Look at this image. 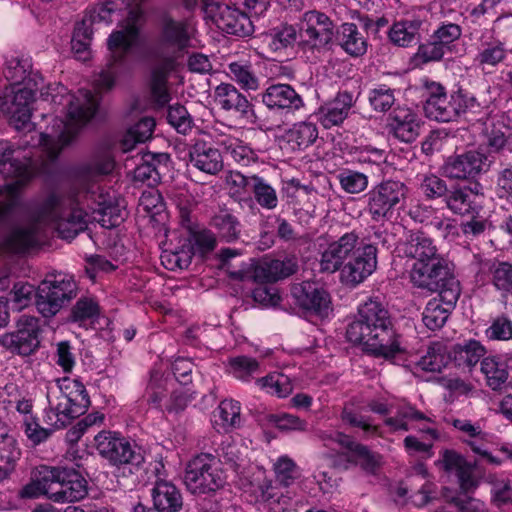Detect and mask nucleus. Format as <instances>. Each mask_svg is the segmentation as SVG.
<instances>
[{
  "instance_id": "51",
  "label": "nucleus",
  "mask_w": 512,
  "mask_h": 512,
  "mask_svg": "<svg viewBox=\"0 0 512 512\" xmlns=\"http://www.w3.org/2000/svg\"><path fill=\"white\" fill-rule=\"evenodd\" d=\"M297 271V263L293 259L271 260L264 262L256 270V276L262 277L267 282L288 277Z\"/></svg>"
},
{
  "instance_id": "5",
  "label": "nucleus",
  "mask_w": 512,
  "mask_h": 512,
  "mask_svg": "<svg viewBox=\"0 0 512 512\" xmlns=\"http://www.w3.org/2000/svg\"><path fill=\"white\" fill-rule=\"evenodd\" d=\"M28 144V139L17 147L9 142H0V174L4 178L15 179L0 187V220L16 206L20 187L33 176L32 154L23 153Z\"/></svg>"
},
{
  "instance_id": "6",
  "label": "nucleus",
  "mask_w": 512,
  "mask_h": 512,
  "mask_svg": "<svg viewBox=\"0 0 512 512\" xmlns=\"http://www.w3.org/2000/svg\"><path fill=\"white\" fill-rule=\"evenodd\" d=\"M247 447L235 442L222 443L218 454L219 460L229 465L237 474L239 485L246 491L261 493L263 497H271L269 490L272 483L267 479L266 471L258 466L248 464L245 453Z\"/></svg>"
},
{
  "instance_id": "18",
  "label": "nucleus",
  "mask_w": 512,
  "mask_h": 512,
  "mask_svg": "<svg viewBox=\"0 0 512 512\" xmlns=\"http://www.w3.org/2000/svg\"><path fill=\"white\" fill-rule=\"evenodd\" d=\"M426 101L424 111L428 118L438 122H449L457 117V100L454 93L447 95L445 88L438 82L423 80Z\"/></svg>"
},
{
  "instance_id": "55",
  "label": "nucleus",
  "mask_w": 512,
  "mask_h": 512,
  "mask_svg": "<svg viewBox=\"0 0 512 512\" xmlns=\"http://www.w3.org/2000/svg\"><path fill=\"white\" fill-rule=\"evenodd\" d=\"M419 24L414 21L395 22L388 31L390 42L399 47H408L415 43L418 36Z\"/></svg>"
},
{
  "instance_id": "16",
  "label": "nucleus",
  "mask_w": 512,
  "mask_h": 512,
  "mask_svg": "<svg viewBox=\"0 0 512 512\" xmlns=\"http://www.w3.org/2000/svg\"><path fill=\"white\" fill-rule=\"evenodd\" d=\"M447 288L440 290L438 295L428 301L423 311V323L430 330L440 329L456 305L460 296V285L457 279H451Z\"/></svg>"
},
{
  "instance_id": "14",
  "label": "nucleus",
  "mask_w": 512,
  "mask_h": 512,
  "mask_svg": "<svg viewBox=\"0 0 512 512\" xmlns=\"http://www.w3.org/2000/svg\"><path fill=\"white\" fill-rule=\"evenodd\" d=\"M334 35L330 18L312 10L304 13L299 23V44L305 49H320L329 44Z\"/></svg>"
},
{
  "instance_id": "27",
  "label": "nucleus",
  "mask_w": 512,
  "mask_h": 512,
  "mask_svg": "<svg viewBox=\"0 0 512 512\" xmlns=\"http://www.w3.org/2000/svg\"><path fill=\"white\" fill-rule=\"evenodd\" d=\"M262 102L270 110L293 112L304 106L302 97L289 84H272L262 94Z\"/></svg>"
},
{
  "instance_id": "58",
  "label": "nucleus",
  "mask_w": 512,
  "mask_h": 512,
  "mask_svg": "<svg viewBox=\"0 0 512 512\" xmlns=\"http://www.w3.org/2000/svg\"><path fill=\"white\" fill-rule=\"evenodd\" d=\"M92 31L85 22L78 24L71 40V49L78 60L86 61L90 58V41Z\"/></svg>"
},
{
  "instance_id": "4",
  "label": "nucleus",
  "mask_w": 512,
  "mask_h": 512,
  "mask_svg": "<svg viewBox=\"0 0 512 512\" xmlns=\"http://www.w3.org/2000/svg\"><path fill=\"white\" fill-rule=\"evenodd\" d=\"M346 338L361 345L365 352L387 360L403 352L388 310L376 299L359 305L357 318L346 329Z\"/></svg>"
},
{
  "instance_id": "11",
  "label": "nucleus",
  "mask_w": 512,
  "mask_h": 512,
  "mask_svg": "<svg viewBox=\"0 0 512 512\" xmlns=\"http://www.w3.org/2000/svg\"><path fill=\"white\" fill-rule=\"evenodd\" d=\"M75 282L70 276L56 274L44 279L36 292V307L44 317L56 315L74 297Z\"/></svg>"
},
{
  "instance_id": "54",
  "label": "nucleus",
  "mask_w": 512,
  "mask_h": 512,
  "mask_svg": "<svg viewBox=\"0 0 512 512\" xmlns=\"http://www.w3.org/2000/svg\"><path fill=\"white\" fill-rule=\"evenodd\" d=\"M20 455V449L13 438L0 442V483L10 478Z\"/></svg>"
},
{
  "instance_id": "36",
  "label": "nucleus",
  "mask_w": 512,
  "mask_h": 512,
  "mask_svg": "<svg viewBox=\"0 0 512 512\" xmlns=\"http://www.w3.org/2000/svg\"><path fill=\"white\" fill-rule=\"evenodd\" d=\"M353 105V96L348 92L339 93L334 100L319 109V120L325 128L338 125L348 116Z\"/></svg>"
},
{
  "instance_id": "15",
  "label": "nucleus",
  "mask_w": 512,
  "mask_h": 512,
  "mask_svg": "<svg viewBox=\"0 0 512 512\" xmlns=\"http://www.w3.org/2000/svg\"><path fill=\"white\" fill-rule=\"evenodd\" d=\"M205 10L215 25L227 34L246 37L254 32L253 20L237 8L210 2L206 3Z\"/></svg>"
},
{
  "instance_id": "2",
  "label": "nucleus",
  "mask_w": 512,
  "mask_h": 512,
  "mask_svg": "<svg viewBox=\"0 0 512 512\" xmlns=\"http://www.w3.org/2000/svg\"><path fill=\"white\" fill-rule=\"evenodd\" d=\"M144 0H112L97 4L88 13L83 22L86 26L109 25L118 16L126 14L125 22L120 29L111 33L107 40L110 57L105 69L94 79L99 91H108L114 87L117 80L131 69L129 55L139 38V20L143 11L140 4Z\"/></svg>"
},
{
  "instance_id": "59",
  "label": "nucleus",
  "mask_w": 512,
  "mask_h": 512,
  "mask_svg": "<svg viewBox=\"0 0 512 512\" xmlns=\"http://www.w3.org/2000/svg\"><path fill=\"white\" fill-rule=\"evenodd\" d=\"M419 190L427 199H436L448 194L446 181L439 176L426 173L418 175Z\"/></svg>"
},
{
  "instance_id": "7",
  "label": "nucleus",
  "mask_w": 512,
  "mask_h": 512,
  "mask_svg": "<svg viewBox=\"0 0 512 512\" xmlns=\"http://www.w3.org/2000/svg\"><path fill=\"white\" fill-rule=\"evenodd\" d=\"M409 189L399 180H384L366 194V209L374 221L390 220L406 203Z\"/></svg>"
},
{
  "instance_id": "3",
  "label": "nucleus",
  "mask_w": 512,
  "mask_h": 512,
  "mask_svg": "<svg viewBox=\"0 0 512 512\" xmlns=\"http://www.w3.org/2000/svg\"><path fill=\"white\" fill-rule=\"evenodd\" d=\"M44 101L61 106L64 119L55 118L51 130L39 133L32 146H39L50 160L57 158L61 150L72 142L80 130L95 116L99 98L88 90L81 89L70 94L60 83H50L40 89Z\"/></svg>"
},
{
  "instance_id": "57",
  "label": "nucleus",
  "mask_w": 512,
  "mask_h": 512,
  "mask_svg": "<svg viewBox=\"0 0 512 512\" xmlns=\"http://www.w3.org/2000/svg\"><path fill=\"white\" fill-rule=\"evenodd\" d=\"M340 187L349 194H359L365 191L369 184L368 176L351 169H344L337 175Z\"/></svg>"
},
{
  "instance_id": "23",
  "label": "nucleus",
  "mask_w": 512,
  "mask_h": 512,
  "mask_svg": "<svg viewBox=\"0 0 512 512\" xmlns=\"http://www.w3.org/2000/svg\"><path fill=\"white\" fill-rule=\"evenodd\" d=\"M357 244L358 236L354 232L346 233L337 241L330 243L321 253L320 271L334 273L339 270L354 252Z\"/></svg>"
},
{
  "instance_id": "45",
  "label": "nucleus",
  "mask_w": 512,
  "mask_h": 512,
  "mask_svg": "<svg viewBox=\"0 0 512 512\" xmlns=\"http://www.w3.org/2000/svg\"><path fill=\"white\" fill-rule=\"evenodd\" d=\"M58 394L70 400L76 407L84 411L90 405V398L87 390L82 382L77 379L64 377L57 381L56 387L53 388Z\"/></svg>"
},
{
  "instance_id": "8",
  "label": "nucleus",
  "mask_w": 512,
  "mask_h": 512,
  "mask_svg": "<svg viewBox=\"0 0 512 512\" xmlns=\"http://www.w3.org/2000/svg\"><path fill=\"white\" fill-rule=\"evenodd\" d=\"M194 31V26L189 20L165 17L161 24L157 47L154 50L155 60H172V65H177V59L190 46Z\"/></svg>"
},
{
  "instance_id": "22",
  "label": "nucleus",
  "mask_w": 512,
  "mask_h": 512,
  "mask_svg": "<svg viewBox=\"0 0 512 512\" xmlns=\"http://www.w3.org/2000/svg\"><path fill=\"white\" fill-rule=\"evenodd\" d=\"M487 157L479 150H468L448 157L443 165L444 174L450 179H473L485 171Z\"/></svg>"
},
{
  "instance_id": "60",
  "label": "nucleus",
  "mask_w": 512,
  "mask_h": 512,
  "mask_svg": "<svg viewBox=\"0 0 512 512\" xmlns=\"http://www.w3.org/2000/svg\"><path fill=\"white\" fill-rule=\"evenodd\" d=\"M228 75L237 82L242 89L257 90L259 80L252 72L250 65L240 62H232L228 65Z\"/></svg>"
},
{
  "instance_id": "24",
  "label": "nucleus",
  "mask_w": 512,
  "mask_h": 512,
  "mask_svg": "<svg viewBox=\"0 0 512 512\" xmlns=\"http://www.w3.org/2000/svg\"><path fill=\"white\" fill-rule=\"evenodd\" d=\"M508 55L506 44L492 36H482L473 59L474 66L483 74H491Z\"/></svg>"
},
{
  "instance_id": "30",
  "label": "nucleus",
  "mask_w": 512,
  "mask_h": 512,
  "mask_svg": "<svg viewBox=\"0 0 512 512\" xmlns=\"http://www.w3.org/2000/svg\"><path fill=\"white\" fill-rule=\"evenodd\" d=\"M190 164L201 172L215 175L223 168L220 151L211 144L198 140L189 148Z\"/></svg>"
},
{
  "instance_id": "43",
  "label": "nucleus",
  "mask_w": 512,
  "mask_h": 512,
  "mask_svg": "<svg viewBox=\"0 0 512 512\" xmlns=\"http://www.w3.org/2000/svg\"><path fill=\"white\" fill-rule=\"evenodd\" d=\"M52 477L53 474L50 470V466L41 465L37 467L31 481L19 491V496L24 499H34L45 496L50 500V493H52Z\"/></svg>"
},
{
  "instance_id": "26",
  "label": "nucleus",
  "mask_w": 512,
  "mask_h": 512,
  "mask_svg": "<svg viewBox=\"0 0 512 512\" xmlns=\"http://www.w3.org/2000/svg\"><path fill=\"white\" fill-rule=\"evenodd\" d=\"M48 409L45 415V421L47 424L55 427H65L70 421L85 411L76 407L67 398L58 394L53 388H50L47 392Z\"/></svg>"
},
{
  "instance_id": "50",
  "label": "nucleus",
  "mask_w": 512,
  "mask_h": 512,
  "mask_svg": "<svg viewBox=\"0 0 512 512\" xmlns=\"http://www.w3.org/2000/svg\"><path fill=\"white\" fill-rule=\"evenodd\" d=\"M480 370L492 390L501 389L508 379L506 364L494 356L483 358Z\"/></svg>"
},
{
  "instance_id": "13",
  "label": "nucleus",
  "mask_w": 512,
  "mask_h": 512,
  "mask_svg": "<svg viewBox=\"0 0 512 512\" xmlns=\"http://www.w3.org/2000/svg\"><path fill=\"white\" fill-rule=\"evenodd\" d=\"M35 91L27 86L23 88L6 87L0 95V112L9 117L10 123L17 129H28L33 126L31 119V103Z\"/></svg>"
},
{
  "instance_id": "31",
  "label": "nucleus",
  "mask_w": 512,
  "mask_h": 512,
  "mask_svg": "<svg viewBox=\"0 0 512 512\" xmlns=\"http://www.w3.org/2000/svg\"><path fill=\"white\" fill-rule=\"evenodd\" d=\"M479 188V184H475V189L469 186L453 188L445 198L447 207L455 214L473 215L481 207Z\"/></svg>"
},
{
  "instance_id": "44",
  "label": "nucleus",
  "mask_w": 512,
  "mask_h": 512,
  "mask_svg": "<svg viewBox=\"0 0 512 512\" xmlns=\"http://www.w3.org/2000/svg\"><path fill=\"white\" fill-rule=\"evenodd\" d=\"M216 102L226 111L234 110L246 114L249 101L232 84L222 83L215 89Z\"/></svg>"
},
{
  "instance_id": "61",
  "label": "nucleus",
  "mask_w": 512,
  "mask_h": 512,
  "mask_svg": "<svg viewBox=\"0 0 512 512\" xmlns=\"http://www.w3.org/2000/svg\"><path fill=\"white\" fill-rule=\"evenodd\" d=\"M192 255V248L182 245L174 250H164L161 254V262L168 270L185 269L190 265Z\"/></svg>"
},
{
  "instance_id": "41",
  "label": "nucleus",
  "mask_w": 512,
  "mask_h": 512,
  "mask_svg": "<svg viewBox=\"0 0 512 512\" xmlns=\"http://www.w3.org/2000/svg\"><path fill=\"white\" fill-rule=\"evenodd\" d=\"M395 136L403 142H411L419 134L420 124L417 115L409 108H397L391 116Z\"/></svg>"
},
{
  "instance_id": "63",
  "label": "nucleus",
  "mask_w": 512,
  "mask_h": 512,
  "mask_svg": "<svg viewBox=\"0 0 512 512\" xmlns=\"http://www.w3.org/2000/svg\"><path fill=\"white\" fill-rule=\"evenodd\" d=\"M252 190L257 203L268 210L276 208L278 198L276 191L262 178L252 176Z\"/></svg>"
},
{
  "instance_id": "53",
  "label": "nucleus",
  "mask_w": 512,
  "mask_h": 512,
  "mask_svg": "<svg viewBox=\"0 0 512 512\" xmlns=\"http://www.w3.org/2000/svg\"><path fill=\"white\" fill-rule=\"evenodd\" d=\"M411 421H431L430 418L425 416L422 412L416 410L414 407L404 404L396 408V415L385 419L384 423L392 431H408L410 429L409 423Z\"/></svg>"
},
{
  "instance_id": "29",
  "label": "nucleus",
  "mask_w": 512,
  "mask_h": 512,
  "mask_svg": "<svg viewBox=\"0 0 512 512\" xmlns=\"http://www.w3.org/2000/svg\"><path fill=\"white\" fill-rule=\"evenodd\" d=\"M5 78L10 81L8 87L23 88L25 86L34 91L43 85V78L38 72H33L29 59L12 57L6 63L4 69Z\"/></svg>"
},
{
  "instance_id": "9",
  "label": "nucleus",
  "mask_w": 512,
  "mask_h": 512,
  "mask_svg": "<svg viewBox=\"0 0 512 512\" xmlns=\"http://www.w3.org/2000/svg\"><path fill=\"white\" fill-rule=\"evenodd\" d=\"M94 442L98 453L110 464L118 467L128 465L130 472L145 461L142 448L117 432L101 431L94 437Z\"/></svg>"
},
{
  "instance_id": "12",
  "label": "nucleus",
  "mask_w": 512,
  "mask_h": 512,
  "mask_svg": "<svg viewBox=\"0 0 512 512\" xmlns=\"http://www.w3.org/2000/svg\"><path fill=\"white\" fill-rule=\"evenodd\" d=\"M52 493L50 500L55 503H70L82 500L88 493L87 481L74 467L50 466Z\"/></svg>"
},
{
  "instance_id": "37",
  "label": "nucleus",
  "mask_w": 512,
  "mask_h": 512,
  "mask_svg": "<svg viewBox=\"0 0 512 512\" xmlns=\"http://www.w3.org/2000/svg\"><path fill=\"white\" fill-rule=\"evenodd\" d=\"M153 504L159 512H178L183 505L182 495L179 489L166 480L155 483L152 491Z\"/></svg>"
},
{
  "instance_id": "40",
  "label": "nucleus",
  "mask_w": 512,
  "mask_h": 512,
  "mask_svg": "<svg viewBox=\"0 0 512 512\" xmlns=\"http://www.w3.org/2000/svg\"><path fill=\"white\" fill-rule=\"evenodd\" d=\"M318 137V129L312 122H298L288 129L282 141L292 152L303 150L312 145Z\"/></svg>"
},
{
  "instance_id": "64",
  "label": "nucleus",
  "mask_w": 512,
  "mask_h": 512,
  "mask_svg": "<svg viewBox=\"0 0 512 512\" xmlns=\"http://www.w3.org/2000/svg\"><path fill=\"white\" fill-rule=\"evenodd\" d=\"M276 480L284 487H289L299 478L297 465L287 456H280L273 465Z\"/></svg>"
},
{
  "instance_id": "28",
  "label": "nucleus",
  "mask_w": 512,
  "mask_h": 512,
  "mask_svg": "<svg viewBox=\"0 0 512 512\" xmlns=\"http://www.w3.org/2000/svg\"><path fill=\"white\" fill-rule=\"evenodd\" d=\"M438 463L444 470L456 475L460 489L464 493H469L477 487L478 482L474 474V466L457 452L444 450Z\"/></svg>"
},
{
  "instance_id": "46",
  "label": "nucleus",
  "mask_w": 512,
  "mask_h": 512,
  "mask_svg": "<svg viewBox=\"0 0 512 512\" xmlns=\"http://www.w3.org/2000/svg\"><path fill=\"white\" fill-rule=\"evenodd\" d=\"M451 361L449 347L443 342H433L427 352L417 362L421 370L428 372H440Z\"/></svg>"
},
{
  "instance_id": "48",
  "label": "nucleus",
  "mask_w": 512,
  "mask_h": 512,
  "mask_svg": "<svg viewBox=\"0 0 512 512\" xmlns=\"http://www.w3.org/2000/svg\"><path fill=\"white\" fill-rule=\"evenodd\" d=\"M255 384L261 391L278 398H285L293 391L291 379L280 372H272L257 378Z\"/></svg>"
},
{
  "instance_id": "49",
  "label": "nucleus",
  "mask_w": 512,
  "mask_h": 512,
  "mask_svg": "<svg viewBox=\"0 0 512 512\" xmlns=\"http://www.w3.org/2000/svg\"><path fill=\"white\" fill-rule=\"evenodd\" d=\"M241 406L236 400H223L213 415L214 425L218 430L227 431L230 428H236L241 423Z\"/></svg>"
},
{
  "instance_id": "42",
  "label": "nucleus",
  "mask_w": 512,
  "mask_h": 512,
  "mask_svg": "<svg viewBox=\"0 0 512 512\" xmlns=\"http://www.w3.org/2000/svg\"><path fill=\"white\" fill-rule=\"evenodd\" d=\"M484 346L477 340H466L449 348L451 361L462 369H471L485 355Z\"/></svg>"
},
{
  "instance_id": "47",
  "label": "nucleus",
  "mask_w": 512,
  "mask_h": 512,
  "mask_svg": "<svg viewBox=\"0 0 512 512\" xmlns=\"http://www.w3.org/2000/svg\"><path fill=\"white\" fill-rule=\"evenodd\" d=\"M219 237L227 242L238 239L241 232V224L236 216L227 209H221L215 213L210 220Z\"/></svg>"
},
{
  "instance_id": "1",
  "label": "nucleus",
  "mask_w": 512,
  "mask_h": 512,
  "mask_svg": "<svg viewBox=\"0 0 512 512\" xmlns=\"http://www.w3.org/2000/svg\"><path fill=\"white\" fill-rule=\"evenodd\" d=\"M92 217L102 227L119 225L125 217L123 200L115 191L97 187L94 194L52 193L43 202L33 221L14 229L5 241L12 252H23L40 243L44 227H52L63 239H72L83 231Z\"/></svg>"
},
{
  "instance_id": "21",
  "label": "nucleus",
  "mask_w": 512,
  "mask_h": 512,
  "mask_svg": "<svg viewBox=\"0 0 512 512\" xmlns=\"http://www.w3.org/2000/svg\"><path fill=\"white\" fill-rule=\"evenodd\" d=\"M243 131L233 127L215 128L212 137L223 152L240 165L247 166L257 158L255 151L242 138Z\"/></svg>"
},
{
  "instance_id": "35",
  "label": "nucleus",
  "mask_w": 512,
  "mask_h": 512,
  "mask_svg": "<svg viewBox=\"0 0 512 512\" xmlns=\"http://www.w3.org/2000/svg\"><path fill=\"white\" fill-rule=\"evenodd\" d=\"M149 390V402L156 408L166 410L169 413L183 411L192 400L189 391L183 387L174 390L170 396L167 397L164 389L154 387L153 379L151 380Z\"/></svg>"
},
{
  "instance_id": "39",
  "label": "nucleus",
  "mask_w": 512,
  "mask_h": 512,
  "mask_svg": "<svg viewBox=\"0 0 512 512\" xmlns=\"http://www.w3.org/2000/svg\"><path fill=\"white\" fill-rule=\"evenodd\" d=\"M340 47L352 57H360L367 52L368 43L354 23L345 22L336 30Z\"/></svg>"
},
{
  "instance_id": "10",
  "label": "nucleus",
  "mask_w": 512,
  "mask_h": 512,
  "mask_svg": "<svg viewBox=\"0 0 512 512\" xmlns=\"http://www.w3.org/2000/svg\"><path fill=\"white\" fill-rule=\"evenodd\" d=\"M225 480L219 461L211 454L197 455L187 464L184 483L193 494L215 492L224 486Z\"/></svg>"
},
{
  "instance_id": "20",
  "label": "nucleus",
  "mask_w": 512,
  "mask_h": 512,
  "mask_svg": "<svg viewBox=\"0 0 512 512\" xmlns=\"http://www.w3.org/2000/svg\"><path fill=\"white\" fill-rule=\"evenodd\" d=\"M351 256V260L341 269L340 275L343 283L356 286L375 271L376 248L373 245L356 246Z\"/></svg>"
},
{
  "instance_id": "34",
  "label": "nucleus",
  "mask_w": 512,
  "mask_h": 512,
  "mask_svg": "<svg viewBox=\"0 0 512 512\" xmlns=\"http://www.w3.org/2000/svg\"><path fill=\"white\" fill-rule=\"evenodd\" d=\"M176 65H172V60L157 61L151 69L150 90L154 102L159 106H164L171 100L168 88V78Z\"/></svg>"
},
{
  "instance_id": "17",
  "label": "nucleus",
  "mask_w": 512,
  "mask_h": 512,
  "mask_svg": "<svg viewBox=\"0 0 512 512\" xmlns=\"http://www.w3.org/2000/svg\"><path fill=\"white\" fill-rule=\"evenodd\" d=\"M409 276L414 286L431 292H439L447 288L448 281L456 279L449 273L444 258L414 262L410 268Z\"/></svg>"
},
{
  "instance_id": "19",
  "label": "nucleus",
  "mask_w": 512,
  "mask_h": 512,
  "mask_svg": "<svg viewBox=\"0 0 512 512\" xmlns=\"http://www.w3.org/2000/svg\"><path fill=\"white\" fill-rule=\"evenodd\" d=\"M292 296L295 303L310 314L324 318L332 311L329 293L316 283L307 281L294 285Z\"/></svg>"
},
{
  "instance_id": "52",
  "label": "nucleus",
  "mask_w": 512,
  "mask_h": 512,
  "mask_svg": "<svg viewBox=\"0 0 512 512\" xmlns=\"http://www.w3.org/2000/svg\"><path fill=\"white\" fill-rule=\"evenodd\" d=\"M155 121L152 117H144L131 126L121 140V147L124 152L134 148L137 143H143L150 139L154 131Z\"/></svg>"
},
{
  "instance_id": "62",
  "label": "nucleus",
  "mask_w": 512,
  "mask_h": 512,
  "mask_svg": "<svg viewBox=\"0 0 512 512\" xmlns=\"http://www.w3.org/2000/svg\"><path fill=\"white\" fill-rule=\"evenodd\" d=\"M297 39V31L293 26L284 25L273 29L267 36L271 51L278 52L293 45Z\"/></svg>"
},
{
  "instance_id": "56",
  "label": "nucleus",
  "mask_w": 512,
  "mask_h": 512,
  "mask_svg": "<svg viewBox=\"0 0 512 512\" xmlns=\"http://www.w3.org/2000/svg\"><path fill=\"white\" fill-rule=\"evenodd\" d=\"M229 372L242 382H249L260 372L259 362L251 357L237 356L228 362Z\"/></svg>"
},
{
  "instance_id": "33",
  "label": "nucleus",
  "mask_w": 512,
  "mask_h": 512,
  "mask_svg": "<svg viewBox=\"0 0 512 512\" xmlns=\"http://www.w3.org/2000/svg\"><path fill=\"white\" fill-rule=\"evenodd\" d=\"M113 169L114 160L108 155L93 160L81 170L77 186L68 193L94 194L98 187L95 183L96 178L111 173Z\"/></svg>"
},
{
  "instance_id": "25",
  "label": "nucleus",
  "mask_w": 512,
  "mask_h": 512,
  "mask_svg": "<svg viewBox=\"0 0 512 512\" xmlns=\"http://www.w3.org/2000/svg\"><path fill=\"white\" fill-rule=\"evenodd\" d=\"M39 320L22 315L17 321V330L6 337L5 342L14 346L18 353L27 355L39 346Z\"/></svg>"
},
{
  "instance_id": "38",
  "label": "nucleus",
  "mask_w": 512,
  "mask_h": 512,
  "mask_svg": "<svg viewBox=\"0 0 512 512\" xmlns=\"http://www.w3.org/2000/svg\"><path fill=\"white\" fill-rule=\"evenodd\" d=\"M334 440L342 447L349 450L356 464L365 471L375 473L381 463L379 454L372 453L366 446L356 443L349 436L337 432Z\"/></svg>"
},
{
  "instance_id": "32",
  "label": "nucleus",
  "mask_w": 512,
  "mask_h": 512,
  "mask_svg": "<svg viewBox=\"0 0 512 512\" xmlns=\"http://www.w3.org/2000/svg\"><path fill=\"white\" fill-rule=\"evenodd\" d=\"M402 252L414 262L443 258L433 240L421 231H409L403 243Z\"/></svg>"
}]
</instances>
